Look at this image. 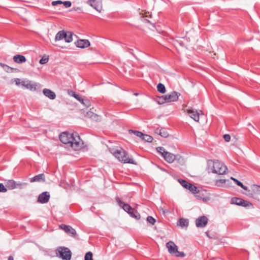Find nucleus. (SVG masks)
Segmentation results:
<instances>
[{"instance_id": "c03bdc74", "label": "nucleus", "mask_w": 260, "mask_h": 260, "mask_svg": "<svg viewBox=\"0 0 260 260\" xmlns=\"http://www.w3.org/2000/svg\"><path fill=\"white\" fill-rule=\"evenodd\" d=\"M81 103L87 107H88L90 106V102L88 100H83V102H81Z\"/></svg>"}, {"instance_id": "9b49d317", "label": "nucleus", "mask_w": 260, "mask_h": 260, "mask_svg": "<svg viewBox=\"0 0 260 260\" xmlns=\"http://www.w3.org/2000/svg\"><path fill=\"white\" fill-rule=\"evenodd\" d=\"M23 184H25V183H17L13 180H9L6 183V187L9 189H13L18 187L21 186Z\"/></svg>"}, {"instance_id": "58836bf2", "label": "nucleus", "mask_w": 260, "mask_h": 260, "mask_svg": "<svg viewBox=\"0 0 260 260\" xmlns=\"http://www.w3.org/2000/svg\"><path fill=\"white\" fill-rule=\"evenodd\" d=\"M48 61V58H44V57H42L40 60V61L39 62L42 64H45Z\"/></svg>"}, {"instance_id": "ddd939ff", "label": "nucleus", "mask_w": 260, "mask_h": 260, "mask_svg": "<svg viewBox=\"0 0 260 260\" xmlns=\"http://www.w3.org/2000/svg\"><path fill=\"white\" fill-rule=\"evenodd\" d=\"M49 199L50 194L49 192L45 191L39 196L38 202L42 204L47 203L49 201Z\"/></svg>"}, {"instance_id": "393cba45", "label": "nucleus", "mask_w": 260, "mask_h": 260, "mask_svg": "<svg viewBox=\"0 0 260 260\" xmlns=\"http://www.w3.org/2000/svg\"><path fill=\"white\" fill-rule=\"evenodd\" d=\"M64 40L66 42L70 43L73 41V34L72 32H66V36L64 37Z\"/></svg>"}, {"instance_id": "473e14b6", "label": "nucleus", "mask_w": 260, "mask_h": 260, "mask_svg": "<svg viewBox=\"0 0 260 260\" xmlns=\"http://www.w3.org/2000/svg\"><path fill=\"white\" fill-rule=\"evenodd\" d=\"M156 150L158 152L161 154L162 156L163 157L165 152L167 151L165 149V148L162 147H158L156 148Z\"/></svg>"}, {"instance_id": "cd10ccee", "label": "nucleus", "mask_w": 260, "mask_h": 260, "mask_svg": "<svg viewBox=\"0 0 260 260\" xmlns=\"http://www.w3.org/2000/svg\"><path fill=\"white\" fill-rule=\"evenodd\" d=\"M157 89L161 93H165L166 91L165 86L162 83H159L157 85Z\"/></svg>"}, {"instance_id": "37998d69", "label": "nucleus", "mask_w": 260, "mask_h": 260, "mask_svg": "<svg viewBox=\"0 0 260 260\" xmlns=\"http://www.w3.org/2000/svg\"><path fill=\"white\" fill-rule=\"evenodd\" d=\"M63 3V2L61 1H53L52 2V5L53 6H56L57 5L62 4Z\"/></svg>"}, {"instance_id": "f8f14e48", "label": "nucleus", "mask_w": 260, "mask_h": 260, "mask_svg": "<svg viewBox=\"0 0 260 260\" xmlns=\"http://www.w3.org/2000/svg\"><path fill=\"white\" fill-rule=\"evenodd\" d=\"M180 93L177 92L173 91L170 94L165 95V98L167 99V102H176L178 100Z\"/></svg>"}, {"instance_id": "de8ad7c7", "label": "nucleus", "mask_w": 260, "mask_h": 260, "mask_svg": "<svg viewBox=\"0 0 260 260\" xmlns=\"http://www.w3.org/2000/svg\"><path fill=\"white\" fill-rule=\"evenodd\" d=\"M88 3L89 4V5H90V6H91V7H93H93L94 6V5H93V4H92L91 3V1H88Z\"/></svg>"}, {"instance_id": "39448f33", "label": "nucleus", "mask_w": 260, "mask_h": 260, "mask_svg": "<svg viewBox=\"0 0 260 260\" xmlns=\"http://www.w3.org/2000/svg\"><path fill=\"white\" fill-rule=\"evenodd\" d=\"M56 254L57 256L64 260H70L72 253L68 248L59 247L56 250Z\"/></svg>"}, {"instance_id": "7ed1b4c3", "label": "nucleus", "mask_w": 260, "mask_h": 260, "mask_svg": "<svg viewBox=\"0 0 260 260\" xmlns=\"http://www.w3.org/2000/svg\"><path fill=\"white\" fill-rule=\"evenodd\" d=\"M111 152L120 161L123 162L124 163H129L136 165V161L132 158H130L128 153L123 149L112 150L111 151Z\"/></svg>"}, {"instance_id": "6ab92c4d", "label": "nucleus", "mask_w": 260, "mask_h": 260, "mask_svg": "<svg viewBox=\"0 0 260 260\" xmlns=\"http://www.w3.org/2000/svg\"><path fill=\"white\" fill-rule=\"evenodd\" d=\"M13 60L15 62L20 64L25 62L26 59L24 56L20 54H17L13 56Z\"/></svg>"}, {"instance_id": "9d476101", "label": "nucleus", "mask_w": 260, "mask_h": 260, "mask_svg": "<svg viewBox=\"0 0 260 260\" xmlns=\"http://www.w3.org/2000/svg\"><path fill=\"white\" fill-rule=\"evenodd\" d=\"M208 220V218L205 216L199 217L196 220V225L198 228H204L207 225Z\"/></svg>"}, {"instance_id": "a211bd4d", "label": "nucleus", "mask_w": 260, "mask_h": 260, "mask_svg": "<svg viewBox=\"0 0 260 260\" xmlns=\"http://www.w3.org/2000/svg\"><path fill=\"white\" fill-rule=\"evenodd\" d=\"M43 93L46 97L48 98L51 100H54L56 98L55 93L52 90L45 88L43 90Z\"/></svg>"}, {"instance_id": "2eb2a0df", "label": "nucleus", "mask_w": 260, "mask_h": 260, "mask_svg": "<svg viewBox=\"0 0 260 260\" xmlns=\"http://www.w3.org/2000/svg\"><path fill=\"white\" fill-rule=\"evenodd\" d=\"M75 45L77 47L85 48L90 46V42L88 40H79L75 42Z\"/></svg>"}, {"instance_id": "a878e982", "label": "nucleus", "mask_w": 260, "mask_h": 260, "mask_svg": "<svg viewBox=\"0 0 260 260\" xmlns=\"http://www.w3.org/2000/svg\"><path fill=\"white\" fill-rule=\"evenodd\" d=\"M231 179L234 181L235 182V183L239 186H240L241 187H242L243 189L245 190H247L248 188L247 186L244 185L243 184V183L239 181V180H238L237 179L233 177H231Z\"/></svg>"}, {"instance_id": "f704fd0d", "label": "nucleus", "mask_w": 260, "mask_h": 260, "mask_svg": "<svg viewBox=\"0 0 260 260\" xmlns=\"http://www.w3.org/2000/svg\"><path fill=\"white\" fill-rule=\"evenodd\" d=\"M147 220L151 224L153 225L155 222V219L151 216H149L147 218Z\"/></svg>"}, {"instance_id": "3c124183", "label": "nucleus", "mask_w": 260, "mask_h": 260, "mask_svg": "<svg viewBox=\"0 0 260 260\" xmlns=\"http://www.w3.org/2000/svg\"><path fill=\"white\" fill-rule=\"evenodd\" d=\"M206 235L208 237H210L209 236V232H206Z\"/></svg>"}, {"instance_id": "e433bc0d", "label": "nucleus", "mask_w": 260, "mask_h": 260, "mask_svg": "<svg viewBox=\"0 0 260 260\" xmlns=\"http://www.w3.org/2000/svg\"><path fill=\"white\" fill-rule=\"evenodd\" d=\"M7 191L6 187L3 183H0V192H6Z\"/></svg>"}, {"instance_id": "dca6fc26", "label": "nucleus", "mask_w": 260, "mask_h": 260, "mask_svg": "<svg viewBox=\"0 0 260 260\" xmlns=\"http://www.w3.org/2000/svg\"><path fill=\"white\" fill-rule=\"evenodd\" d=\"M163 157L169 163L173 162L177 158L176 155L168 151L165 152Z\"/></svg>"}, {"instance_id": "f3484780", "label": "nucleus", "mask_w": 260, "mask_h": 260, "mask_svg": "<svg viewBox=\"0 0 260 260\" xmlns=\"http://www.w3.org/2000/svg\"><path fill=\"white\" fill-rule=\"evenodd\" d=\"M45 175L42 174H38L34 177L30 179V182H45Z\"/></svg>"}, {"instance_id": "79ce46f5", "label": "nucleus", "mask_w": 260, "mask_h": 260, "mask_svg": "<svg viewBox=\"0 0 260 260\" xmlns=\"http://www.w3.org/2000/svg\"><path fill=\"white\" fill-rule=\"evenodd\" d=\"M23 81H21V80L20 79H18V78H16V79H15V83L18 86L21 85L22 86V82Z\"/></svg>"}, {"instance_id": "a18cd8bd", "label": "nucleus", "mask_w": 260, "mask_h": 260, "mask_svg": "<svg viewBox=\"0 0 260 260\" xmlns=\"http://www.w3.org/2000/svg\"><path fill=\"white\" fill-rule=\"evenodd\" d=\"M223 139L226 142H229L231 139V136L228 134H225L223 135Z\"/></svg>"}, {"instance_id": "c85d7f7f", "label": "nucleus", "mask_w": 260, "mask_h": 260, "mask_svg": "<svg viewBox=\"0 0 260 260\" xmlns=\"http://www.w3.org/2000/svg\"><path fill=\"white\" fill-rule=\"evenodd\" d=\"M141 140L145 142H151L153 140V138L149 135L143 134Z\"/></svg>"}, {"instance_id": "20e7f679", "label": "nucleus", "mask_w": 260, "mask_h": 260, "mask_svg": "<svg viewBox=\"0 0 260 260\" xmlns=\"http://www.w3.org/2000/svg\"><path fill=\"white\" fill-rule=\"evenodd\" d=\"M116 200L119 206L122 208L125 212L128 213L131 216L137 219H140V214L137 211H135L134 209L132 208L128 204H125L124 202L120 201L118 198H116Z\"/></svg>"}, {"instance_id": "09e8293b", "label": "nucleus", "mask_w": 260, "mask_h": 260, "mask_svg": "<svg viewBox=\"0 0 260 260\" xmlns=\"http://www.w3.org/2000/svg\"><path fill=\"white\" fill-rule=\"evenodd\" d=\"M8 260H14L13 257L12 256H10L8 257Z\"/></svg>"}, {"instance_id": "49530a36", "label": "nucleus", "mask_w": 260, "mask_h": 260, "mask_svg": "<svg viewBox=\"0 0 260 260\" xmlns=\"http://www.w3.org/2000/svg\"><path fill=\"white\" fill-rule=\"evenodd\" d=\"M142 21L144 22V23H150V21L148 20V19H146V18H144L143 17V18L142 19Z\"/></svg>"}, {"instance_id": "ea45409f", "label": "nucleus", "mask_w": 260, "mask_h": 260, "mask_svg": "<svg viewBox=\"0 0 260 260\" xmlns=\"http://www.w3.org/2000/svg\"><path fill=\"white\" fill-rule=\"evenodd\" d=\"M175 256L177 257H184L185 256V254L183 252H180L177 250V252L175 254Z\"/></svg>"}, {"instance_id": "aec40b11", "label": "nucleus", "mask_w": 260, "mask_h": 260, "mask_svg": "<svg viewBox=\"0 0 260 260\" xmlns=\"http://www.w3.org/2000/svg\"><path fill=\"white\" fill-rule=\"evenodd\" d=\"M229 181L228 179H218L215 181V185L221 187H228L229 185H226V182Z\"/></svg>"}, {"instance_id": "412c9836", "label": "nucleus", "mask_w": 260, "mask_h": 260, "mask_svg": "<svg viewBox=\"0 0 260 260\" xmlns=\"http://www.w3.org/2000/svg\"><path fill=\"white\" fill-rule=\"evenodd\" d=\"M86 116L95 121H99L101 119L100 116L90 111L87 112Z\"/></svg>"}, {"instance_id": "8fccbe9b", "label": "nucleus", "mask_w": 260, "mask_h": 260, "mask_svg": "<svg viewBox=\"0 0 260 260\" xmlns=\"http://www.w3.org/2000/svg\"><path fill=\"white\" fill-rule=\"evenodd\" d=\"M0 65L2 66V67H4V66H6V64H4V63H0ZM7 67H8L7 66Z\"/></svg>"}, {"instance_id": "4c0bfd02", "label": "nucleus", "mask_w": 260, "mask_h": 260, "mask_svg": "<svg viewBox=\"0 0 260 260\" xmlns=\"http://www.w3.org/2000/svg\"><path fill=\"white\" fill-rule=\"evenodd\" d=\"M73 96L80 102H83V99L79 94L74 93Z\"/></svg>"}, {"instance_id": "1a4fd4ad", "label": "nucleus", "mask_w": 260, "mask_h": 260, "mask_svg": "<svg viewBox=\"0 0 260 260\" xmlns=\"http://www.w3.org/2000/svg\"><path fill=\"white\" fill-rule=\"evenodd\" d=\"M166 247L168 250L169 252L175 255L178 250L177 246L174 243V242L170 241L166 244Z\"/></svg>"}, {"instance_id": "603ef678", "label": "nucleus", "mask_w": 260, "mask_h": 260, "mask_svg": "<svg viewBox=\"0 0 260 260\" xmlns=\"http://www.w3.org/2000/svg\"><path fill=\"white\" fill-rule=\"evenodd\" d=\"M248 125L251 126H252V125H251V124H250V123H249V124H248Z\"/></svg>"}, {"instance_id": "0eeeda50", "label": "nucleus", "mask_w": 260, "mask_h": 260, "mask_svg": "<svg viewBox=\"0 0 260 260\" xmlns=\"http://www.w3.org/2000/svg\"><path fill=\"white\" fill-rule=\"evenodd\" d=\"M190 117L196 121H199L200 116L203 115L204 113L202 110H197L193 109H187L186 110Z\"/></svg>"}, {"instance_id": "72a5a7b5", "label": "nucleus", "mask_w": 260, "mask_h": 260, "mask_svg": "<svg viewBox=\"0 0 260 260\" xmlns=\"http://www.w3.org/2000/svg\"><path fill=\"white\" fill-rule=\"evenodd\" d=\"M85 260H93L92 253L91 252L89 251L86 253L85 256Z\"/></svg>"}, {"instance_id": "a19ab883", "label": "nucleus", "mask_w": 260, "mask_h": 260, "mask_svg": "<svg viewBox=\"0 0 260 260\" xmlns=\"http://www.w3.org/2000/svg\"><path fill=\"white\" fill-rule=\"evenodd\" d=\"M62 4H63L66 8H69L71 6L72 3L70 1H65Z\"/></svg>"}, {"instance_id": "bb28decb", "label": "nucleus", "mask_w": 260, "mask_h": 260, "mask_svg": "<svg viewBox=\"0 0 260 260\" xmlns=\"http://www.w3.org/2000/svg\"><path fill=\"white\" fill-rule=\"evenodd\" d=\"M241 202H243V200L238 198H233L231 200V204L240 205L242 204Z\"/></svg>"}, {"instance_id": "7c9ffc66", "label": "nucleus", "mask_w": 260, "mask_h": 260, "mask_svg": "<svg viewBox=\"0 0 260 260\" xmlns=\"http://www.w3.org/2000/svg\"><path fill=\"white\" fill-rule=\"evenodd\" d=\"M157 102L159 104H163L166 103H168L166 98H165V95H162L161 96L158 97L157 100Z\"/></svg>"}, {"instance_id": "4468645a", "label": "nucleus", "mask_w": 260, "mask_h": 260, "mask_svg": "<svg viewBox=\"0 0 260 260\" xmlns=\"http://www.w3.org/2000/svg\"><path fill=\"white\" fill-rule=\"evenodd\" d=\"M22 86L25 87L26 88L31 91H35L37 88L38 84L36 83L29 81H23Z\"/></svg>"}, {"instance_id": "423d86ee", "label": "nucleus", "mask_w": 260, "mask_h": 260, "mask_svg": "<svg viewBox=\"0 0 260 260\" xmlns=\"http://www.w3.org/2000/svg\"><path fill=\"white\" fill-rule=\"evenodd\" d=\"M178 182L182 186H183L186 189L189 190V191L193 194L198 193L199 191L196 186L187 182L185 180L179 179H178Z\"/></svg>"}, {"instance_id": "b1692460", "label": "nucleus", "mask_w": 260, "mask_h": 260, "mask_svg": "<svg viewBox=\"0 0 260 260\" xmlns=\"http://www.w3.org/2000/svg\"><path fill=\"white\" fill-rule=\"evenodd\" d=\"M155 133L158 134L164 138H167L169 136L168 132L164 128H161L159 130L157 129Z\"/></svg>"}, {"instance_id": "6e6552de", "label": "nucleus", "mask_w": 260, "mask_h": 260, "mask_svg": "<svg viewBox=\"0 0 260 260\" xmlns=\"http://www.w3.org/2000/svg\"><path fill=\"white\" fill-rule=\"evenodd\" d=\"M59 227L60 229L63 230L69 236L74 237L77 234L75 230L70 225L61 224Z\"/></svg>"}, {"instance_id": "2f4dec72", "label": "nucleus", "mask_w": 260, "mask_h": 260, "mask_svg": "<svg viewBox=\"0 0 260 260\" xmlns=\"http://www.w3.org/2000/svg\"><path fill=\"white\" fill-rule=\"evenodd\" d=\"M129 133L130 134L131 133H133L135 135H136L137 137L140 138H142V136H143V134L139 131H133V130H129Z\"/></svg>"}, {"instance_id": "f257e3e1", "label": "nucleus", "mask_w": 260, "mask_h": 260, "mask_svg": "<svg viewBox=\"0 0 260 260\" xmlns=\"http://www.w3.org/2000/svg\"><path fill=\"white\" fill-rule=\"evenodd\" d=\"M60 141L71 147L75 150H79L83 147V142L77 135L68 132H63L59 136Z\"/></svg>"}, {"instance_id": "4be33fe9", "label": "nucleus", "mask_w": 260, "mask_h": 260, "mask_svg": "<svg viewBox=\"0 0 260 260\" xmlns=\"http://www.w3.org/2000/svg\"><path fill=\"white\" fill-rule=\"evenodd\" d=\"M66 36V32L64 30H60L58 31L55 37V41H58L63 39H64V37Z\"/></svg>"}, {"instance_id": "c756f323", "label": "nucleus", "mask_w": 260, "mask_h": 260, "mask_svg": "<svg viewBox=\"0 0 260 260\" xmlns=\"http://www.w3.org/2000/svg\"><path fill=\"white\" fill-rule=\"evenodd\" d=\"M93 8L99 12H101L102 10V1L97 2L96 4H94Z\"/></svg>"}, {"instance_id": "f03ea898", "label": "nucleus", "mask_w": 260, "mask_h": 260, "mask_svg": "<svg viewBox=\"0 0 260 260\" xmlns=\"http://www.w3.org/2000/svg\"><path fill=\"white\" fill-rule=\"evenodd\" d=\"M207 169L209 173L223 175L226 174L228 168L222 162L218 160H209Z\"/></svg>"}, {"instance_id": "c9c22d12", "label": "nucleus", "mask_w": 260, "mask_h": 260, "mask_svg": "<svg viewBox=\"0 0 260 260\" xmlns=\"http://www.w3.org/2000/svg\"><path fill=\"white\" fill-rule=\"evenodd\" d=\"M242 204H240V206H242L243 207H249L250 206H252V204L249 203V202H247L246 201H245L243 200V202H241Z\"/></svg>"}, {"instance_id": "5701e85b", "label": "nucleus", "mask_w": 260, "mask_h": 260, "mask_svg": "<svg viewBox=\"0 0 260 260\" xmlns=\"http://www.w3.org/2000/svg\"><path fill=\"white\" fill-rule=\"evenodd\" d=\"M188 220L183 218H180L177 222V225L180 226L182 228L187 227L188 225Z\"/></svg>"}]
</instances>
